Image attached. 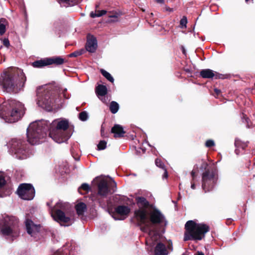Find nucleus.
Here are the masks:
<instances>
[{
    "label": "nucleus",
    "instance_id": "nucleus-1",
    "mask_svg": "<svg viewBox=\"0 0 255 255\" xmlns=\"http://www.w3.org/2000/svg\"><path fill=\"white\" fill-rule=\"evenodd\" d=\"M68 128L69 122L66 119H58L52 123L43 120L36 121L31 123L27 129V140L32 145L38 144L48 134L56 142H65L72 134Z\"/></svg>",
    "mask_w": 255,
    "mask_h": 255
},
{
    "label": "nucleus",
    "instance_id": "nucleus-2",
    "mask_svg": "<svg viewBox=\"0 0 255 255\" xmlns=\"http://www.w3.org/2000/svg\"><path fill=\"white\" fill-rule=\"evenodd\" d=\"M24 110V105L21 102L8 100L0 106V118L7 123H15L22 118Z\"/></svg>",
    "mask_w": 255,
    "mask_h": 255
},
{
    "label": "nucleus",
    "instance_id": "nucleus-3",
    "mask_svg": "<svg viewBox=\"0 0 255 255\" xmlns=\"http://www.w3.org/2000/svg\"><path fill=\"white\" fill-rule=\"evenodd\" d=\"M1 78L0 80L4 88L9 92H17L23 87L26 80L22 70L15 68L5 72Z\"/></svg>",
    "mask_w": 255,
    "mask_h": 255
},
{
    "label": "nucleus",
    "instance_id": "nucleus-4",
    "mask_svg": "<svg viewBox=\"0 0 255 255\" xmlns=\"http://www.w3.org/2000/svg\"><path fill=\"white\" fill-rule=\"evenodd\" d=\"M141 230L144 233L148 234V237L146 238V243L151 246H153L156 243L154 253L155 255H168L167 250L170 251H173L172 243L169 240L168 241L166 247L161 240V237L158 232L155 230L153 226L151 227L148 225L141 227Z\"/></svg>",
    "mask_w": 255,
    "mask_h": 255
},
{
    "label": "nucleus",
    "instance_id": "nucleus-5",
    "mask_svg": "<svg viewBox=\"0 0 255 255\" xmlns=\"http://www.w3.org/2000/svg\"><path fill=\"white\" fill-rule=\"evenodd\" d=\"M185 232L184 241H200L205 237L206 233L209 231L208 225L202 223H197L194 221L190 220L185 225Z\"/></svg>",
    "mask_w": 255,
    "mask_h": 255
},
{
    "label": "nucleus",
    "instance_id": "nucleus-6",
    "mask_svg": "<svg viewBox=\"0 0 255 255\" xmlns=\"http://www.w3.org/2000/svg\"><path fill=\"white\" fill-rule=\"evenodd\" d=\"M0 230L5 236L15 238L19 235V222L14 216L3 215L0 219Z\"/></svg>",
    "mask_w": 255,
    "mask_h": 255
},
{
    "label": "nucleus",
    "instance_id": "nucleus-7",
    "mask_svg": "<svg viewBox=\"0 0 255 255\" xmlns=\"http://www.w3.org/2000/svg\"><path fill=\"white\" fill-rule=\"evenodd\" d=\"M37 104L38 106L48 111H51L57 99L55 98L53 92L44 87H40L37 90Z\"/></svg>",
    "mask_w": 255,
    "mask_h": 255
},
{
    "label": "nucleus",
    "instance_id": "nucleus-8",
    "mask_svg": "<svg viewBox=\"0 0 255 255\" xmlns=\"http://www.w3.org/2000/svg\"><path fill=\"white\" fill-rule=\"evenodd\" d=\"M94 182L97 184L98 193L96 200L100 205L104 208L111 207L112 205L107 199L108 195L110 193L107 180L103 177H97L94 179Z\"/></svg>",
    "mask_w": 255,
    "mask_h": 255
},
{
    "label": "nucleus",
    "instance_id": "nucleus-9",
    "mask_svg": "<svg viewBox=\"0 0 255 255\" xmlns=\"http://www.w3.org/2000/svg\"><path fill=\"white\" fill-rule=\"evenodd\" d=\"M68 206V204L59 201L50 211L51 216L55 221L67 226L73 223L72 219L64 212Z\"/></svg>",
    "mask_w": 255,
    "mask_h": 255
},
{
    "label": "nucleus",
    "instance_id": "nucleus-10",
    "mask_svg": "<svg viewBox=\"0 0 255 255\" xmlns=\"http://www.w3.org/2000/svg\"><path fill=\"white\" fill-rule=\"evenodd\" d=\"M8 147L9 152L18 159H26L29 155L24 142L20 139H11L8 143Z\"/></svg>",
    "mask_w": 255,
    "mask_h": 255
},
{
    "label": "nucleus",
    "instance_id": "nucleus-11",
    "mask_svg": "<svg viewBox=\"0 0 255 255\" xmlns=\"http://www.w3.org/2000/svg\"><path fill=\"white\" fill-rule=\"evenodd\" d=\"M217 180L218 174L216 168H208L205 170L202 177V188L205 193L213 190Z\"/></svg>",
    "mask_w": 255,
    "mask_h": 255
},
{
    "label": "nucleus",
    "instance_id": "nucleus-12",
    "mask_svg": "<svg viewBox=\"0 0 255 255\" xmlns=\"http://www.w3.org/2000/svg\"><path fill=\"white\" fill-rule=\"evenodd\" d=\"M135 200L139 208L138 210L134 212L135 217L141 223L145 224L144 226L147 224L151 227L153 226L149 223H145L147 219L146 209L149 205V202L145 198L142 197H137L135 198Z\"/></svg>",
    "mask_w": 255,
    "mask_h": 255
},
{
    "label": "nucleus",
    "instance_id": "nucleus-13",
    "mask_svg": "<svg viewBox=\"0 0 255 255\" xmlns=\"http://www.w3.org/2000/svg\"><path fill=\"white\" fill-rule=\"evenodd\" d=\"M16 192L19 197L26 200H32L35 195L34 188L31 184H20Z\"/></svg>",
    "mask_w": 255,
    "mask_h": 255
},
{
    "label": "nucleus",
    "instance_id": "nucleus-14",
    "mask_svg": "<svg viewBox=\"0 0 255 255\" xmlns=\"http://www.w3.org/2000/svg\"><path fill=\"white\" fill-rule=\"evenodd\" d=\"M130 208L125 205L118 206L115 209V211L110 213L113 218L116 220H124L130 212Z\"/></svg>",
    "mask_w": 255,
    "mask_h": 255
},
{
    "label": "nucleus",
    "instance_id": "nucleus-15",
    "mask_svg": "<svg viewBox=\"0 0 255 255\" xmlns=\"http://www.w3.org/2000/svg\"><path fill=\"white\" fill-rule=\"evenodd\" d=\"M149 219L153 224H166L164 215L157 209H154L149 214Z\"/></svg>",
    "mask_w": 255,
    "mask_h": 255
},
{
    "label": "nucleus",
    "instance_id": "nucleus-16",
    "mask_svg": "<svg viewBox=\"0 0 255 255\" xmlns=\"http://www.w3.org/2000/svg\"><path fill=\"white\" fill-rule=\"evenodd\" d=\"M97 48V41L94 36L88 35L86 45V50L91 53L94 52Z\"/></svg>",
    "mask_w": 255,
    "mask_h": 255
},
{
    "label": "nucleus",
    "instance_id": "nucleus-17",
    "mask_svg": "<svg viewBox=\"0 0 255 255\" xmlns=\"http://www.w3.org/2000/svg\"><path fill=\"white\" fill-rule=\"evenodd\" d=\"M25 226L27 233L31 237H35L38 233L39 227L34 225L31 220L28 219L25 221Z\"/></svg>",
    "mask_w": 255,
    "mask_h": 255
},
{
    "label": "nucleus",
    "instance_id": "nucleus-18",
    "mask_svg": "<svg viewBox=\"0 0 255 255\" xmlns=\"http://www.w3.org/2000/svg\"><path fill=\"white\" fill-rule=\"evenodd\" d=\"M112 132L114 133L115 137H121L124 136L125 131L123 128L119 125H115L112 128Z\"/></svg>",
    "mask_w": 255,
    "mask_h": 255
},
{
    "label": "nucleus",
    "instance_id": "nucleus-19",
    "mask_svg": "<svg viewBox=\"0 0 255 255\" xmlns=\"http://www.w3.org/2000/svg\"><path fill=\"white\" fill-rule=\"evenodd\" d=\"M200 76L203 78H212L216 76L217 78L216 72H214L213 70L209 69H206L201 70L200 72Z\"/></svg>",
    "mask_w": 255,
    "mask_h": 255
},
{
    "label": "nucleus",
    "instance_id": "nucleus-20",
    "mask_svg": "<svg viewBox=\"0 0 255 255\" xmlns=\"http://www.w3.org/2000/svg\"><path fill=\"white\" fill-rule=\"evenodd\" d=\"M247 142H243L239 139H236L235 141V145L236 147L235 153L238 155L240 152V149L244 150L247 146Z\"/></svg>",
    "mask_w": 255,
    "mask_h": 255
},
{
    "label": "nucleus",
    "instance_id": "nucleus-21",
    "mask_svg": "<svg viewBox=\"0 0 255 255\" xmlns=\"http://www.w3.org/2000/svg\"><path fill=\"white\" fill-rule=\"evenodd\" d=\"M49 58L37 60L32 63V66L36 68H41L44 66L50 65L48 61Z\"/></svg>",
    "mask_w": 255,
    "mask_h": 255
},
{
    "label": "nucleus",
    "instance_id": "nucleus-22",
    "mask_svg": "<svg viewBox=\"0 0 255 255\" xmlns=\"http://www.w3.org/2000/svg\"><path fill=\"white\" fill-rule=\"evenodd\" d=\"M75 209L79 216L83 215L87 209V206L85 203L80 202L75 206Z\"/></svg>",
    "mask_w": 255,
    "mask_h": 255
},
{
    "label": "nucleus",
    "instance_id": "nucleus-23",
    "mask_svg": "<svg viewBox=\"0 0 255 255\" xmlns=\"http://www.w3.org/2000/svg\"><path fill=\"white\" fill-rule=\"evenodd\" d=\"M96 93L99 98L100 97H103L107 94V88L106 86L100 85L96 89Z\"/></svg>",
    "mask_w": 255,
    "mask_h": 255
},
{
    "label": "nucleus",
    "instance_id": "nucleus-24",
    "mask_svg": "<svg viewBox=\"0 0 255 255\" xmlns=\"http://www.w3.org/2000/svg\"><path fill=\"white\" fill-rule=\"evenodd\" d=\"M5 183L6 181L4 173L0 172V197H3L4 196L3 189Z\"/></svg>",
    "mask_w": 255,
    "mask_h": 255
},
{
    "label": "nucleus",
    "instance_id": "nucleus-25",
    "mask_svg": "<svg viewBox=\"0 0 255 255\" xmlns=\"http://www.w3.org/2000/svg\"><path fill=\"white\" fill-rule=\"evenodd\" d=\"M49 63L50 65L55 64L56 65H61L64 63V59L60 57H55L48 59Z\"/></svg>",
    "mask_w": 255,
    "mask_h": 255
},
{
    "label": "nucleus",
    "instance_id": "nucleus-26",
    "mask_svg": "<svg viewBox=\"0 0 255 255\" xmlns=\"http://www.w3.org/2000/svg\"><path fill=\"white\" fill-rule=\"evenodd\" d=\"M119 109V105L118 103L112 101L110 103V110L112 113L115 114L117 113Z\"/></svg>",
    "mask_w": 255,
    "mask_h": 255
},
{
    "label": "nucleus",
    "instance_id": "nucleus-27",
    "mask_svg": "<svg viewBox=\"0 0 255 255\" xmlns=\"http://www.w3.org/2000/svg\"><path fill=\"white\" fill-rule=\"evenodd\" d=\"M7 21L5 18L0 19V34L2 35L5 32V26Z\"/></svg>",
    "mask_w": 255,
    "mask_h": 255
},
{
    "label": "nucleus",
    "instance_id": "nucleus-28",
    "mask_svg": "<svg viewBox=\"0 0 255 255\" xmlns=\"http://www.w3.org/2000/svg\"><path fill=\"white\" fill-rule=\"evenodd\" d=\"M120 16V13L117 12L111 13L109 15V17L111 18L110 21L113 22L119 21Z\"/></svg>",
    "mask_w": 255,
    "mask_h": 255
},
{
    "label": "nucleus",
    "instance_id": "nucleus-29",
    "mask_svg": "<svg viewBox=\"0 0 255 255\" xmlns=\"http://www.w3.org/2000/svg\"><path fill=\"white\" fill-rule=\"evenodd\" d=\"M101 72L102 74L109 81H110L111 82H112V83L114 82V79L113 77L111 76V75L109 72H108L107 71H106V70H105L104 69H101Z\"/></svg>",
    "mask_w": 255,
    "mask_h": 255
},
{
    "label": "nucleus",
    "instance_id": "nucleus-30",
    "mask_svg": "<svg viewBox=\"0 0 255 255\" xmlns=\"http://www.w3.org/2000/svg\"><path fill=\"white\" fill-rule=\"evenodd\" d=\"M106 12L107 11L105 10H98L95 13H94V12H91L90 13V16L93 18H95L96 17H100L105 14Z\"/></svg>",
    "mask_w": 255,
    "mask_h": 255
},
{
    "label": "nucleus",
    "instance_id": "nucleus-31",
    "mask_svg": "<svg viewBox=\"0 0 255 255\" xmlns=\"http://www.w3.org/2000/svg\"><path fill=\"white\" fill-rule=\"evenodd\" d=\"M82 190H84L85 191H86V192H88L90 190V187L88 184L83 183L81 185V186L78 189L79 192L81 194H83L81 192Z\"/></svg>",
    "mask_w": 255,
    "mask_h": 255
},
{
    "label": "nucleus",
    "instance_id": "nucleus-32",
    "mask_svg": "<svg viewBox=\"0 0 255 255\" xmlns=\"http://www.w3.org/2000/svg\"><path fill=\"white\" fill-rule=\"evenodd\" d=\"M88 118V115L87 112L83 111L79 114V118L82 121H86Z\"/></svg>",
    "mask_w": 255,
    "mask_h": 255
},
{
    "label": "nucleus",
    "instance_id": "nucleus-33",
    "mask_svg": "<svg viewBox=\"0 0 255 255\" xmlns=\"http://www.w3.org/2000/svg\"><path fill=\"white\" fill-rule=\"evenodd\" d=\"M83 50H80L78 51H76L70 54H69V57H76L82 55L83 53Z\"/></svg>",
    "mask_w": 255,
    "mask_h": 255
},
{
    "label": "nucleus",
    "instance_id": "nucleus-34",
    "mask_svg": "<svg viewBox=\"0 0 255 255\" xmlns=\"http://www.w3.org/2000/svg\"><path fill=\"white\" fill-rule=\"evenodd\" d=\"M107 143L104 140H101L98 144V148L99 150H103L106 147Z\"/></svg>",
    "mask_w": 255,
    "mask_h": 255
},
{
    "label": "nucleus",
    "instance_id": "nucleus-35",
    "mask_svg": "<svg viewBox=\"0 0 255 255\" xmlns=\"http://www.w3.org/2000/svg\"><path fill=\"white\" fill-rule=\"evenodd\" d=\"M155 163L157 167H159V168L163 169H165L164 165L161 159H156L155 161Z\"/></svg>",
    "mask_w": 255,
    "mask_h": 255
},
{
    "label": "nucleus",
    "instance_id": "nucleus-36",
    "mask_svg": "<svg viewBox=\"0 0 255 255\" xmlns=\"http://www.w3.org/2000/svg\"><path fill=\"white\" fill-rule=\"evenodd\" d=\"M187 23V19L186 16H184L180 20V24L181 25V27H186V24Z\"/></svg>",
    "mask_w": 255,
    "mask_h": 255
},
{
    "label": "nucleus",
    "instance_id": "nucleus-37",
    "mask_svg": "<svg viewBox=\"0 0 255 255\" xmlns=\"http://www.w3.org/2000/svg\"><path fill=\"white\" fill-rule=\"evenodd\" d=\"M215 143L214 141L213 140L209 139L206 141L205 143V145L207 147H211L212 146H214Z\"/></svg>",
    "mask_w": 255,
    "mask_h": 255
},
{
    "label": "nucleus",
    "instance_id": "nucleus-38",
    "mask_svg": "<svg viewBox=\"0 0 255 255\" xmlns=\"http://www.w3.org/2000/svg\"><path fill=\"white\" fill-rule=\"evenodd\" d=\"M249 119L247 117H245V115H243V122L247 124L246 127L248 128H250L251 127L249 123Z\"/></svg>",
    "mask_w": 255,
    "mask_h": 255
},
{
    "label": "nucleus",
    "instance_id": "nucleus-39",
    "mask_svg": "<svg viewBox=\"0 0 255 255\" xmlns=\"http://www.w3.org/2000/svg\"><path fill=\"white\" fill-rule=\"evenodd\" d=\"M3 44L6 47H8L9 46V41L8 39L4 38L2 41Z\"/></svg>",
    "mask_w": 255,
    "mask_h": 255
},
{
    "label": "nucleus",
    "instance_id": "nucleus-40",
    "mask_svg": "<svg viewBox=\"0 0 255 255\" xmlns=\"http://www.w3.org/2000/svg\"><path fill=\"white\" fill-rule=\"evenodd\" d=\"M66 91H67V89H65L64 90V91H63V95L65 99H68V98H69V96H67L66 95V94H65V93H66Z\"/></svg>",
    "mask_w": 255,
    "mask_h": 255
},
{
    "label": "nucleus",
    "instance_id": "nucleus-41",
    "mask_svg": "<svg viewBox=\"0 0 255 255\" xmlns=\"http://www.w3.org/2000/svg\"><path fill=\"white\" fill-rule=\"evenodd\" d=\"M163 170H164V174H163V178H167V176H168L167 171V170L165 169H164Z\"/></svg>",
    "mask_w": 255,
    "mask_h": 255
},
{
    "label": "nucleus",
    "instance_id": "nucleus-42",
    "mask_svg": "<svg viewBox=\"0 0 255 255\" xmlns=\"http://www.w3.org/2000/svg\"><path fill=\"white\" fill-rule=\"evenodd\" d=\"M195 173H196L195 171L194 170H193L191 172V175L192 176V180H194L195 179Z\"/></svg>",
    "mask_w": 255,
    "mask_h": 255
},
{
    "label": "nucleus",
    "instance_id": "nucleus-43",
    "mask_svg": "<svg viewBox=\"0 0 255 255\" xmlns=\"http://www.w3.org/2000/svg\"><path fill=\"white\" fill-rule=\"evenodd\" d=\"M191 188L192 189H195V183L193 182V180H192V181H191Z\"/></svg>",
    "mask_w": 255,
    "mask_h": 255
},
{
    "label": "nucleus",
    "instance_id": "nucleus-44",
    "mask_svg": "<svg viewBox=\"0 0 255 255\" xmlns=\"http://www.w3.org/2000/svg\"><path fill=\"white\" fill-rule=\"evenodd\" d=\"M214 91L217 96H218L221 93V91L217 89H215Z\"/></svg>",
    "mask_w": 255,
    "mask_h": 255
},
{
    "label": "nucleus",
    "instance_id": "nucleus-45",
    "mask_svg": "<svg viewBox=\"0 0 255 255\" xmlns=\"http://www.w3.org/2000/svg\"><path fill=\"white\" fill-rule=\"evenodd\" d=\"M155 1L158 3H163L164 2L163 0H155Z\"/></svg>",
    "mask_w": 255,
    "mask_h": 255
},
{
    "label": "nucleus",
    "instance_id": "nucleus-46",
    "mask_svg": "<svg viewBox=\"0 0 255 255\" xmlns=\"http://www.w3.org/2000/svg\"><path fill=\"white\" fill-rule=\"evenodd\" d=\"M195 255H204V254L202 252H198Z\"/></svg>",
    "mask_w": 255,
    "mask_h": 255
},
{
    "label": "nucleus",
    "instance_id": "nucleus-47",
    "mask_svg": "<svg viewBox=\"0 0 255 255\" xmlns=\"http://www.w3.org/2000/svg\"><path fill=\"white\" fill-rule=\"evenodd\" d=\"M166 10H168V11H173L172 9L170 8V7L166 8Z\"/></svg>",
    "mask_w": 255,
    "mask_h": 255
},
{
    "label": "nucleus",
    "instance_id": "nucleus-48",
    "mask_svg": "<svg viewBox=\"0 0 255 255\" xmlns=\"http://www.w3.org/2000/svg\"><path fill=\"white\" fill-rule=\"evenodd\" d=\"M101 100L104 102V103H106V101L105 100V98H104V100H103V99H101Z\"/></svg>",
    "mask_w": 255,
    "mask_h": 255
},
{
    "label": "nucleus",
    "instance_id": "nucleus-49",
    "mask_svg": "<svg viewBox=\"0 0 255 255\" xmlns=\"http://www.w3.org/2000/svg\"><path fill=\"white\" fill-rule=\"evenodd\" d=\"M60 0L61 1H63V2H65V1H69V0Z\"/></svg>",
    "mask_w": 255,
    "mask_h": 255
},
{
    "label": "nucleus",
    "instance_id": "nucleus-50",
    "mask_svg": "<svg viewBox=\"0 0 255 255\" xmlns=\"http://www.w3.org/2000/svg\"><path fill=\"white\" fill-rule=\"evenodd\" d=\"M254 160H255V162L254 163V165L255 166V158H254Z\"/></svg>",
    "mask_w": 255,
    "mask_h": 255
},
{
    "label": "nucleus",
    "instance_id": "nucleus-51",
    "mask_svg": "<svg viewBox=\"0 0 255 255\" xmlns=\"http://www.w3.org/2000/svg\"><path fill=\"white\" fill-rule=\"evenodd\" d=\"M246 2H248L249 0H245Z\"/></svg>",
    "mask_w": 255,
    "mask_h": 255
},
{
    "label": "nucleus",
    "instance_id": "nucleus-52",
    "mask_svg": "<svg viewBox=\"0 0 255 255\" xmlns=\"http://www.w3.org/2000/svg\"><path fill=\"white\" fill-rule=\"evenodd\" d=\"M47 205H48V206H49V203H47Z\"/></svg>",
    "mask_w": 255,
    "mask_h": 255
},
{
    "label": "nucleus",
    "instance_id": "nucleus-53",
    "mask_svg": "<svg viewBox=\"0 0 255 255\" xmlns=\"http://www.w3.org/2000/svg\"><path fill=\"white\" fill-rule=\"evenodd\" d=\"M184 255V254H183V255Z\"/></svg>",
    "mask_w": 255,
    "mask_h": 255
}]
</instances>
